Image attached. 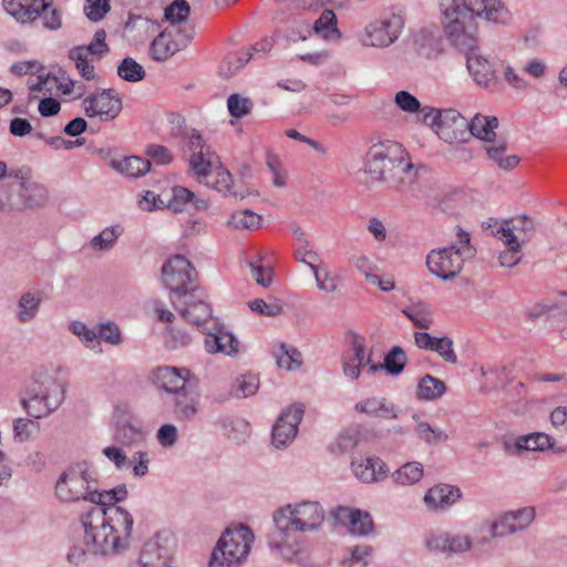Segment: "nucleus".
I'll list each match as a JSON object with an SVG mask.
<instances>
[{
    "label": "nucleus",
    "mask_w": 567,
    "mask_h": 567,
    "mask_svg": "<svg viewBox=\"0 0 567 567\" xmlns=\"http://www.w3.org/2000/svg\"><path fill=\"white\" fill-rule=\"evenodd\" d=\"M415 432L422 441L431 445H436L447 441L449 439L444 431L440 429H433L427 422H420L415 427Z\"/></svg>",
    "instance_id": "nucleus-54"
},
{
    "label": "nucleus",
    "mask_w": 567,
    "mask_h": 567,
    "mask_svg": "<svg viewBox=\"0 0 567 567\" xmlns=\"http://www.w3.org/2000/svg\"><path fill=\"white\" fill-rule=\"evenodd\" d=\"M365 363L368 364L371 372L385 370L391 375H398L404 370L406 365V354L401 347L394 346L385 354L383 363L372 362L371 354L368 355Z\"/></svg>",
    "instance_id": "nucleus-30"
},
{
    "label": "nucleus",
    "mask_w": 567,
    "mask_h": 567,
    "mask_svg": "<svg viewBox=\"0 0 567 567\" xmlns=\"http://www.w3.org/2000/svg\"><path fill=\"white\" fill-rule=\"evenodd\" d=\"M255 536L252 530L239 524L227 528L213 549L209 567H238L250 553Z\"/></svg>",
    "instance_id": "nucleus-4"
},
{
    "label": "nucleus",
    "mask_w": 567,
    "mask_h": 567,
    "mask_svg": "<svg viewBox=\"0 0 567 567\" xmlns=\"http://www.w3.org/2000/svg\"><path fill=\"white\" fill-rule=\"evenodd\" d=\"M205 349L209 353H224L233 355L238 352L239 342L230 332L218 330L205 338Z\"/></svg>",
    "instance_id": "nucleus-31"
},
{
    "label": "nucleus",
    "mask_w": 567,
    "mask_h": 567,
    "mask_svg": "<svg viewBox=\"0 0 567 567\" xmlns=\"http://www.w3.org/2000/svg\"><path fill=\"white\" fill-rule=\"evenodd\" d=\"M272 353L279 368L291 371L299 369L302 364L301 352L298 349L288 347L285 343L275 346Z\"/></svg>",
    "instance_id": "nucleus-40"
},
{
    "label": "nucleus",
    "mask_w": 567,
    "mask_h": 567,
    "mask_svg": "<svg viewBox=\"0 0 567 567\" xmlns=\"http://www.w3.org/2000/svg\"><path fill=\"white\" fill-rule=\"evenodd\" d=\"M65 386L52 375H43L35 380L21 399V404L27 414L34 419L48 416L64 401Z\"/></svg>",
    "instance_id": "nucleus-5"
},
{
    "label": "nucleus",
    "mask_w": 567,
    "mask_h": 567,
    "mask_svg": "<svg viewBox=\"0 0 567 567\" xmlns=\"http://www.w3.org/2000/svg\"><path fill=\"white\" fill-rule=\"evenodd\" d=\"M89 55L84 52L83 47H73L69 50L68 56L70 60L74 61L75 68L81 74V76L91 81L95 78L94 66L89 62Z\"/></svg>",
    "instance_id": "nucleus-47"
},
{
    "label": "nucleus",
    "mask_w": 567,
    "mask_h": 567,
    "mask_svg": "<svg viewBox=\"0 0 567 567\" xmlns=\"http://www.w3.org/2000/svg\"><path fill=\"white\" fill-rule=\"evenodd\" d=\"M174 413L178 420H192L198 411V394L186 388L176 392Z\"/></svg>",
    "instance_id": "nucleus-33"
},
{
    "label": "nucleus",
    "mask_w": 567,
    "mask_h": 567,
    "mask_svg": "<svg viewBox=\"0 0 567 567\" xmlns=\"http://www.w3.org/2000/svg\"><path fill=\"white\" fill-rule=\"evenodd\" d=\"M196 270L182 255L169 258L162 267L165 287L172 292L171 301L175 308L184 298H195L199 287L196 285Z\"/></svg>",
    "instance_id": "nucleus-7"
},
{
    "label": "nucleus",
    "mask_w": 567,
    "mask_h": 567,
    "mask_svg": "<svg viewBox=\"0 0 567 567\" xmlns=\"http://www.w3.org/2000/svg\"><path fill=\"white\" fill-rule=\"evenodd\" d=\"M127 496V489L124 484L117 485L116 487L109 489V491H102L97 492L94 491L90 502L93 504H96V507H103L109 505V507H116L115 504L117 502H121L125 499Z\"/></svg>",
    "instance_id": "nucleus-46"
},
{
    "label": "nucleus",
    "mask_w": 567,
    "mask_h": 567,
    "mask_svg": "<svg viewBox=\"0 0 567 567\" xmlns=\"http://www.w3.org/2000/svg\"><path fill=\"white\" fill-rule=\"evenodd\" d=\"M250 50H244L237 53H229L219 66V74L223 78H230L236 74L251 59Z\"/></svg>",
    "instance_id": "nucleus-44"
},
{
    "label": "nucleus",
    "mask_w": 567,
    "mask_h": 567,
    "mask_svg": "<svg viewBox=\"0 0 567 567\" xmlns=\"http://www.w3.org/2000/svg\"><path fill=\"white\" fill-rule=\"evenodd\" d=\"M467 120L456 110H441L439 124V136L446 143H457L466 141Z\"/></svg>",
    "instance_id": "nucleus-16"
},
{
    "label": "nucleus",
    "mask_w": 567,
    "mask_h": 567,
    "mask_svg": "<svg viewBox=\"0 0 567 567\" xmlns=\"http://www.w3.org/2000/svg\"><path fill=\"white\" fill-rule=\"evenodd\" d=\"M102 453L120 471L132 466L131 458L125 454L121 446H107L103 449Z\"/></svg>",
    "instance_id": "nucleus-63"
},
{
    "label": "nucleus",
    "mask_w": 567,
    "mask_h": 567,
    "mask_svg": "<svg viewBox=\"0 0 567 567\" xmlns=\"http://www.w3.org/2000/svg\"><path fill=\"white\" fill-rule=\"evenodd\" d=\"M426 546L433 551L458 554L468 550L472 546V540L468 536L442 533L427 538Z\"/></svg>",
    "instance_id": "nucleus-23"
},
{
    "label": "nucleus",
    "mask_w": 567,
    "mask_h": 567,
    "mask_svg": "<svg viewBox=\"0 0 567 567\" xmlns=\"http://www.w3.org/2000/svg\"><path fill=\"white\" fill-rule=\"evenodd\" d=\"M441 10L447 40L466 56L477 50L476 17L501 24L512 19L498 0H441Z\"/></svg>",
    "instance_id": "nucleus-2"
},
{
    "label": "nucleus",
    "mask_w": 567,
    "mask_h": 567,
    "mask_svg": "<svg viewBox=\"0 0 567 567\" xmlns=\"http://www.w3.org/2000/svg\"><path fill=\"white\" fill-rule=\"evenodd\" d=\"M498 238L506 245V249L499 254L501 266L512 268L516 266L523 257L522 244L511 227L501 226L496 231Z\"/></svg>",
    "instance_id": "nucleus-26"
},
{
    "label": "nucleus",
    "mask_w": 567,
    "mask_h": 567,
    "mask_svg": "<svg viewBox=\"0 0 567 567\" xmlns=\"http://www.w3.org/2000/svg\"><path fill=\"white\" fill-rule=\"evenodd\" d=\"M303 413V405L295 404L280 414L272 427V444L276 447L286 446L295 439Z\"/></svg>",
    "instance_id": "nucleus-15"
},
{
    "label": "nucleus",
    "mask_w": 567,
    "mask_h": 567,
    "mask_svg": "<svg viewBox=\"0 0 567 567\" xmlns=\"http://www.w3.org/2000/svg\"><path fill=\"white\" fill-rule=\"evenodd\" d=\"M84 528L83 545H74L68 560L80 565L87 557H106L128 549L133 532V517L122 507H92L81 516Z\"/></svg>",
    "instance_id": "nucleus-1"
},
{
    "label": "nucleus",
    "mask_w": 567,
    "mask_h": 567,
    "mask_svg": "<svg viewBox=\"0 0 567 567\" xmlns=\"http://www.w3.org/2000/svg\"><path fill=\"white\" fill-rule=\"evenodd\" d=\"M181 147L188 157L190 169L196 175L199 183L210 175L215 166V159H218L216 153L205 143L203 136L193 131L190 134H184L181 140Z\"/></svg>",
    "instance_id": "nucleus-8"
},
{
    "label": "nucleus",
    "mask_w": 567,
    "mask_h": 567,
    "mask_svg": "<svg viewBox=\"0 0 567 567\" xmlns=\"http://www.w3.org/2000/svg\"><path fill=\"white\" fill-rule=\"evenodd\" d=\"M462 497L457 486L437 484L431 487L424 495V502L430 509L445 511Z\"/></svg>",
    "instance_id": "nucleus-20"
},
{
    "label": "nucleus",
    "mask_w": 567,
    "mask_h": 567,
    "mask_svg": "<svg viewBox=\"0 0 567 567\" xmlns=\"http://www.w3.org/2000/svg\"><path fill=\"white\" fill-rule=\"evenodd\" d=\"M176 308L181 316L188 322L199 326L212 317V309L208 303L202 300L200 290L196 292L195 298H184Z\"/></svg>",
    "instance_id": "nucleus-22"
},
{
    "label": "nucleus",
    "mask_w": 567,
    "mask_h": 567,
    "mask_svg": "<svg viewBox=\"0 0 567 567\" xmlns=\"http://www.w3.org/2000/svg\"><path fill=\"white\" fill-rule=\"evenodd\" d=\"M289 533L286 536L280 535L277 530L269 538V546L279 550L285 559H292L300 550L298 544H287Z\"/></svg>",
    "instance_id": "nucleus-56"
},
{
    "label": "nucleus",
    "mask_w": 567,
    "mask_h": 567,
    "mask_svg": "<svg viewBox=\"0 0 567 567\" xmlns=\"http://www.w3.org/2000/svg\"><path fill=\"white\" fill-rule=\"evenodd\" d=\"M353 474L362 482L370 483L385 477L389 468L379 457H367L351 463Z\"/></svg>",
    "instance_id": "nucleus-28"
},
{
    "label": "nucleus",
    "mask_w": 567,
    "mask_h": 567,
    "mask_svg": "<svg viewBox=\"0 0 567 567\" xmlns=\"http://www.w3.org/2000/svg\"><path fill=\"white\" fill-rule=\"evenodd\" d=\"M312 33L323 39H339L340 32L337 29V17L331 10H324L312 27Z\"/></svg>",
    "instance_id": "nucleus-42"
},
{
    "label": "nucleus",
    "mask_w": 567,
    "mask_h": 567,
    "mask_svg": "<svg viewBox=\"0 0 567 567\" xmlns=\"http://www.w3.org/2000/svg\"><path fill=\"white\" fill-rule=\"evenodd\" d=\"M84 48V52L90 54L92 59H102L110 52V47L106 43V32L104 29H99L95 31L93 39L86 45H82Z\"/></svg>",
    "instance_id": "nucleus-51"
},
{
    "label": "nucleus",
    "mask_w": 567,
    "mask_h": 567,
    "mask_svg": "<svg viewBox=\"0 0 567 567\" xmlns=\"http://www.w3.org/2000/svg\"><path fill=\"white\" fill-rule=\"evenodd\" d=\"M93 478L86 470L71 468L64 472L55 485V494L63 502L89 501L94 491L90 489Z\"/></svg>",
    "instance_id": "nucleus-13"
},
{
    "label": "nucleus",
    "mask_w": 567,
    "mask_h": 567,
    "mask_svg": "<svg viewBox=\"0 0 567 567\" xmlns=\"http://www.w3.org/2000/svg\"><path fill=\"white\" fill-rule=\"evenodd\" d=\"M178 51L173 31L169 30L161 32L150 45V56L158 62L166 61Z\"/></svg>",
    "instance_id": "nucleus-34"
},
{
    "label": "nucleus",
    "mask_w": 567,
    "mask_h": 567,
    "mask_svg": "<svg viewBox=\"0 0 567 567\" xmlns=\"http://www.w3.org/2000/svg\"><path fill=\"white\" fill-rule=\"evenodd\" d=\"M549 449H554V439L543 432L519 436L514 446L517 453L522 451H546Z\"/></svg>",
    "instance_id": "nucleus-36"
},
{
    "label": "nucleus",
    "mask_w": 567,
    "mask_h": 567,
    "mask_svg": "<svg viewBox=\"0 0 567 567\" xmlns=\"http://www.w3.org/2000/svg\"><path fill=\"white\" fill-rule=\"evenodd\" d=\"M470 258L468 248L456 252L455 246H449L431 250L426 257V266L430 272L440 279L452 280L461 272L464 261Z\"/></svg>",
    "instance_id": "nucleus-10"
},
{
    "label": "nucleus",
    "mask_w": 567,
    "mask_h": 567,
    "mask_svg": "<svg viewBox=\"0 0 567 567\" xmlns=\"http://www.w3.org/2000/svg\"><path fill=\"white\" fill-rule=\"evenodd\" d=\"M252 102L248 97H243L241 95L235 93L231 94L227 100V107L229 114L233 117L241 118L248 114H250L252 110Z\"/></svg>",
    "instance_id": "nucleus-53"
},
{
    "label": "nucleus",
    "mask_w": 567,
    "mask_h": 567,
    "mask_svg": "<svg viewBox=\"0 0 567 567\" xmlns=\"http://www.w3.org/2000/svg\"><path fill=\"white\" fill-rule=\"evenodd\" d=\"M414 50L423 58L434 56L440 49L439 40L429 31L422 30L414 35Z\"/></svg>",
    "instance_id": "nucleus-45"
},
{
    "label": "nucleus",
    "mask_w": 567,
    "mask_h": 567,
    "mask_svg": "<svg viewBox=\"0 0 567 567\" xmlns=\"http://www.w3.org/2000/svg\"><path fill=\"white\" fill-rule=\"evenodd\" d=\"M213 168H216V178L213 183L206 182V185L213 187L214 189H216L219 193L230 194L235 198L243 199L244 198L243 194L231 192V186L234 184L233 175L230 174V172L228 169L223 167L219 158L217 161L215 159V166Z\"/></svg>",
    "instance_id": "nucleus-43"
},
{
    "label": "nucleus",
    "mask_w": 567,
    "mask_h": 567,
    "mask_svg": "<svg viewBox=\"0 0 567 567\" xmlns=\"http://www.w3.org/2000/svg\"><path fill=\"white\" fill-rule=\"evenodd\" d=\"M395 105L403 112L417 113L421 110L420 101L408 91H399L394 96Z\"/></svg>",
    "instance_id": "nucleus-64"
},
{
    "label": "nucleus",
    "mask_w": 567,
    "mask_h": 567,
    "mask_svg": "<svg viewBox=\"0 0 567 567\" xmlns=\"http://www.w3.org/2000/svg\"><path fill=\"white\" fill-rule=\"evenodd\" d=\"M259 388V380L255 375H244L236 379L231 393L236 398H247L256 393Z\"/></svg>",
    "instance_id": "nucleus-55"
},
{
    "label": "nucleus",
    "mask_w": 567,
    "mask_h": 567,
    "mask_svg": "<svg viewBox=\"0 0 567 567\" xmlns=\"http://www.w3.org/2000/svg\"><path fill=\"white\" fill-rule=\"evenodd\" d=\"M363 173L367 182H384L398 190H413L417 179L414 165L404 159L402 146L382 142L369 147L364 156Z\"/></svg>",
    "instance_id": "nucleus-3"
},
{
    "label": "nucleus",
    "mask_w": 567,
    "mask_h": 567,
    "mask_svg": "<svg viewBox=\"0 0 567 567\" xmlns=\"http://www.w3.org/2000/svg\"><path fill=\"white\" fill-rule=\"evenodd\" d=\"M514 221L515 224L511 229L519 234L522 240L519 243L525 244L530 241L536 233L534 220L527 215H520L516 217Z\"/></svg>",
    "instance_id": "nucleus-59"
},
{
    "label": "nucleus",
    "mask_w": 567,
    "mask_h": 567,
    "mask_svg": "<svg viewBox=\"0 0 567 567\" xmlns=\"http://www.w3.org/2000/svg\"><path fill=\"white\" fill-rule=\"evenodd\" d=\"M360 433L357 429H347L341 432L332 445L333 452L347 453L352 451L359 442Z\"/></svg>",
    "instance_id": "nucleus-57"
},
{
    "label": "nucleus",
    "mask_w": 567,
    "mask_h": 567,
    "mask_svg": "<svg viewBox=\"0 0 567 567\" xmlns=\"http://www.w3.org/2000/svg\"><path fill=\"white\" fill-rule=\"evenodd\" d=\"M82 107L87 117L109 122L118 116L123 104L114 89H100L83 99Z\"/></svg>",
    "instance_id": "nucleus-12"
},
{
    "label": "nucleus",
    "mask_w": 567,
    "mask_h": 567,
    "mask_svg": "<svg viewBox=\"0 0 567 567\" xmlns=\"http://www.w3.org/2000/svg\"><path fill=\"white\" fill-rule=\"evenodd\" d=\"M118 236L120 233L115 228H105L92 238L91 246L95 250H109L114 246Z\"/></svg>",
    "instance_id": "nucleus-60"
},
{
    "label": "nucleus",
    "mask_w": 567,
    "mask_h": 567,
    "mask_svg": "<svg viewBox=\"0 0 567 567\" xmlns=\"http://www.w3.org/2000/svg\"><path fill=\"white\" fill-rule=\"evenodd\" d=\"M189 375V370L185 368L158 367L153 371V382L167 393L175 394L186 388Z\"/></svg>",
    "instance_id": "nucleus-19"
},
{
    "label": "nucleus",
    "mask_w": 567,
    "mask_h": 567,
    "mask_svg": "<svg viewBox=\"0 0 567 567\" xmlns=\"http://www.w3.org/2000/svg\"><path fill=\"white\" fill-rule=\"evenodd\" d=\"M324 518L323 508L318 502L305 501L287 505L274 513L276 530L286 536L290 532H312L319 528Z\"/></svg>",
    "instance_id": "nucleus-6"
},
{
    "label": "nucleus",
    "mask_w": 567,
    "mask_h": 567,
    "mask_svg": "<svg viewBox=\"0 0 567 567\" xmlns=\"http://www.w3.org/2000/svg\"><path fill=\"white\" fill-rule=\"evenodd\" d=\"M187 206L193 207L195 210H206L208 208V202L197 198L195 194L186 187H173L172 196L166 203L167 209L177 214L185 210Z\"/></svg>",
    "instance_id": "nucleus-27"
},
{
    "label": "nucleus",
    "mask_w": 567,
    "mask_h": 567,
    "mask_svg": "<svg viewBox=\"0 0 567 567\" xmlns=\"http://www.w3.org/2000/svg\"><path fill=\"white\" fill-rule=\"evenodd\" d=\"M260 224V215L249 209L234 213L228 220V225L236 229H257Z\"/></svg>",
    "instance_id": "nucleus-50"
},
{
    "label": "nucleus",
    "mask_w": 567,
    "mask_h": 567,
    "mask_svg": "<svg viewBox=\"0 0 567 567\" xmlns=\"http://www.w3.org/2000/svg\"><path fill=\"white\" fill-rule=\"evenodd\" d=\"M96 332L97 338L112 346H120L123 342L118 326L112 321L100 323Z\"/></svg>",
    "instance_id": "nucleus-58"
},
{
    "label": "nucleus",
    "mask_w": 567,
    "mask_h": 567,
    "mask_svg": "<svg viewBox=\"0 0 567 567\" xmlns=\"http://www.w3.org/2000/svg\"><path fill=\"white\" fill-rule=\"evenodd\" d=\"M112 166L126 176L140 177L150 171L151 162L140 156H127L120 161H112Z\"/></svg>",
    "instance_id": "nucleus-38"
},
{
    "label": "nucleus",
    "mask_w": 567,
    "mask_h": 567,
    "mask_svg": "<svg viewBox=\"0 0 567 567\" xmlns=\"http://www.w3.org/2000/svg\"><path fill=\"white\" fill-rule=\"evenodd\" d=\"M52 6V0H10L6 11L20 23H31Z\"/></svg>",
    "instance_id": "nucleus-18"
},
{
    "label": "nucleus",
    "mask_w": 567,
    "mask_h": 567,
    "mask_svg": "<svg viewBox=\"0 0 567 567\" xmlns=\"http://www.w3.org/2000/svg\"><path fill=\"white\" fill-rule=\"evenodd\" d=\"M355 410L360 413L381 419H396L400 410L392 403H388L383 398H369L355 404Z\"/></svg>",
    "instance_id": "nucleus-32"
},
{
    "label": "nucleus",
    "mask_w": 567,
    "mask_h": 567,
    "mask_svg": "<svg viewBox=\"0 0 567 567\" xmlns=\"http://www.w3.org/2000/svg\"><path fill=\"white\" fill-rule=\"evenodd\" d=\"M432 351L436 352L445 362L457 363V355L453 349V340L449 337L436 338Z\"/></svg>",
    "instance_id": "nucleus-61"
},
{
    "label": "nucleus",
    "mask_w": 567,
    "mask_h": 567,
    "mask_svg": "<svg viewBox=\"0 0 567 567\" xmlns=\"http://www.w3.org/2000/svg\"><path fill=\"white\" fill-rule=\"evenodd\" d=\"M143 432L130 422L117 424L114 432V441L121 447H132L138 445L141 442H143Z\"/></svg>",
    "instance_id": "nucleus-41"
},
{
    "label": "nucleus",
    "mask_w": 567,
    "mask_h": 567,
    "mask_svg": "<svg viewBox=\"0 0 567 567\" xmlns=\"http://www.w3.org/2000/svg\"><path fill=\"white\" fill-rule=\"evenodd\" d=\"M530 316L544 317L547 322L557 328L563 337L567 339V300L540 303Z\"/></svg>",
    "instance_id": "nucleus-24"
},
{
    "label": "nucleus",
    "mask_w": 567,
    "mask_h": 567,
    "mask_svg": "<svg viewBox=\"0 0 567 567\" xmlns=\"http://www.w3.org/2000/svg\"><path fill=\"white\" fill-rule=\"evenodd\" d=\"M10 189L20 203L21 212L42 207L49 199L47 187L35 181L25 182V184H10Z\"/></svg>",
    "instance_id": "nucleus-17"
},
{
    "label": "nucleus",
    "mask_w": 567,
    "mask_h": 567,
    "mask_svg": "<svg viewBox=\"0 0 567 567\" xmlns=\"http://www.w3.org/2000/svg\"><path fill=\"white\" fill-rule=\"evenodd\" d=\"M109 0H86L84 11L89 20L99 22L110 11Z\"/></svg>",
    "instance_id": "nucleus-62"
},
{
    "label": "nucleus",
    "mask_w": 567,
    "mask_h": 567,
    "mask_svg": "<svg viewBox=\"0 0 567 567\" xmlns=\"http://www.w3.org/2000/svg\"><path fill=\"white\" fill-rule=\"evenodd\" d=\"M445 392L446 385L442 380L425 374L419 381L416 396L419 400L434 401L443 396Z\"/></svg>",
    "instance_id": "nucleus-39"
},
{
    "label": "nucleus",
    "mask_w": 567,
    "mask_h": 567,
    "mask_svg": "<svg viewBox=\"0 0 567 567\" xmlns=\"http://www.w3.org/2000/svg\"><path fill=\"white\" fill-rule=\"evenodd\" d=\"M498 126L496 116L476 114L466 125V140L474 136L486 143H495V128Z\"/></svg>",
    "instance_id": "nucleus-29"
},
{
    "label": "nucleus",
    "mask_w": 567,
    "mask_h": 567,
    "mask_svg": "<svg viewBox=\"0 0 567 567\" xmlns=\"http://www.w3.org/2000/svg\"><path fill=\"white\" fill-rule=\"evenodd\" d=\"M352 353H347L342 358V368L346 377L357 380L360 377L362 365H368L364 358L365 339L362 336L354 334L351 341Z\"/></svg>",
    "instance_id": "nucleus-25"
},
{
    "label": "nucleus",
    "mask_w": 567,
    "mask_h": 567,
    "mask_svg": "<svg viewBox=\"0 0 567 567\" xmlns=\"http://www.w3.org/2000/svg\"><path fill=\"white\" fill-rule=\"evenodd\" d=\"M466 65L476 84L493 87L497 83L492 63L476 51L466 56Z\"/></svg>",
    "instance_id": "nucleus-21"
},
{
    "label": "nucleus",
    "mask_w": 567,
    "mask_h": 567,
    "mask_svg": "<svg viewBox=\"0 0 567 567\" xmlns=\"http://www.w3.org/2000/svg\"><path fill=\"white\" fill-rule=\"evenodd\" d=\"M175 538L169 533H157L144 543L138 559L128 567H175Z\"/></svg>",
    "instance_id": "nucleus-9"
},
{
    "label": "nucleus",
    "mask_w": 567,
    "mask_h": 567,
    "mask_svg": "<svg viewBox=\"0 0 567 567\" xmlns=\"http://www.w3.org/2000/svg\"><path fill=\"white\" fill-rule=\"evenodd\" d=\"M117 74L127 82H138L146 76L144 68L132 58L123 59L117 66Z\"/></svg>",
    "instance_id": "nucleus-49"
},
{
    "label": "nucleus",
    "mask_w": 567,
    "mask_h": 567,
    "mask_svg": "<svg viewBox=\"0 0 567 567\" xmlns=\"http://www.w3.org/2000/svg\"><path fill=\"white\" fill-rule=\"evenodd\" d=\"M42 298L39 292H23L17 303L16 316L20 323H28L35 319L39 313Z\"/></svg>",
    "instance_id": "nucleus-35"
},
{
    "label": "nucleus",
    "mask_w": 567,
    "mask_h": 567,
    "mask_svg": "<svg viewBox=\"0 0 567 567\" xmlns=\"http://www.w3.org/2000/svg\"><path fill=\"white\" fill-rule=\"evenodd\" d=\"M402 313L420 329H430L434 321L430 306L423 301L412 302L402 310Z\"/></svg>",
    "instance_id": "nucleus-37"
},
{
    "label": "nucleus",
    "mask_w": 567,
    "mask_h": 567,
    "mask_svg": "<svg viewBox=\"0 0 567 567\" xmlns=\"http://www.w3.org/2000/svg\"><path fill=\"white\" fill-rule=\"evenodd\" d=\"M535 515L532 506L507 512L493 522L491 535L493 538H502L525 530L534 522Z\"/></svg>",
    "instance_id": "nucleus-14"
},
{
    "label": "nucleus",
    "mask_w": 567,
    "mask_h": 567,
    "mask_svg": "<svg viewBox=\"0 0 567 567\" xmlns=\"http://www.w3.org/2000/svg\"><path fill=\"white\" fill-rule=\"evenodd\" d=\"M190 13V6L186 0H174L165 8L164 17L172 24L186 21Z\"/></svg>",
    "instance_id": "nucleus-52"
},
{
    "label": "nucleus",
    "mask_w": 567,
    "mask_h": 567,
    "mask_svg": "<svg viewBox=\"0 0 567 567\" xmlns=\"http://www.w3.org/2000/svg\"><path fill=\"white\" fill-rule=\"evenodd\" d=\"M404 22L399 14H388L369 23L361 37L365 47L386 48L394 43L403 29Z\"/></svg>",
    "instance_id": "nucleus-11"
},
{
    "label": "nucleus",
    "mask_w": 567,
    "mask_h": 567,
    "mask_svg": "<svg viewBox=\"0 0 567 567\" xmlns=\"http://www.w3.org/2000/svg\"><path fill=\"white\" fill-rule=\"evenodd\" d=\"M423 476V466L419 462H410L393 473V478L402 485H411L419 482Z\"/></svg>",
    "instance_id": "nucleus-48"
}]
</instances>
